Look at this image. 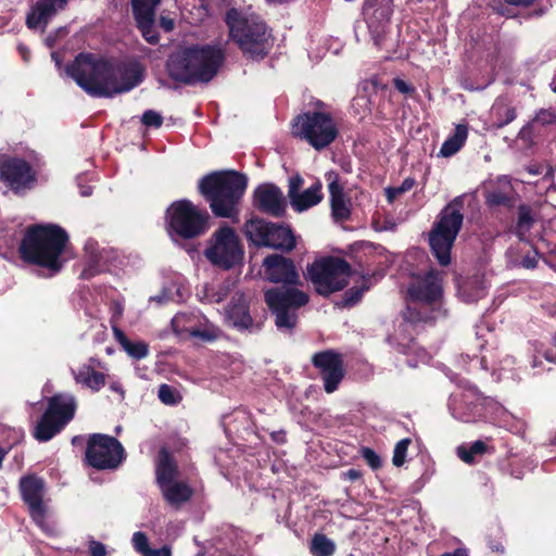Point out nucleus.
<instances>
[{"label": "nucleus", "instance_id": "obj_1", "mask_svg": "<svg viewBox=\"0 0 556 556\" xmlns=\"http://www.w3.org/2000/svg\"><path fill=\"white\" fill-rule=\"evenodd\" d=\"M65 73L91 97L112 98L132 90L143 80L139 64L117 65L93 53L80 52Z\"/></svg>", "mask_w": 556, "mask_h": 556}, {"label": "nucleus", "instance_id": "obj_2", "mask_svg": "<svg viewBox=\"0 0 556 556\" xmlns=\"http://www.w3.org/2000/svg\"><path fill=\"white\" fill-rule=\"evenodd\" d=\"M225 60V50L219 45L193 43L170 53L165 68L172 80L193 86L213 80Z\"/></svg>", "mask_w": 556, "mask_h": 556}, {"label": "nucleus", "instance_id": "obj_3", "mask_svg": "<svg viewBox=\"0 0 556 556\" xmlns=\"http://www.w3.org/2000/svg\"><path fill=\"white\" fill-rule=\"evenodd\" d=\"M67 242L68 235L62 227L35 224L26 228L18 254L25 263L46 268L50 275H55L64 266L62 254Z\"/></svg>", "mask_w": 556, "mask_h": 556}, {"label": "nucleus", "instance_id": "obj_4", "mask_svg": "<svg viewBox=\"0 0 556 556\" xmlns=\"http://www.w3.org/2000/svg\"><path fill=\"white\" fill-rule=\"evenodd\" d=\"M247 187V176L235 169L208 173L198 182L199 193L208 203L213 215L233 223L239 222Z\"/></svg>", "mask_w": 556, "mask_h": 556}, {"label": "nucleus", "instance_id": "obj_5", "mask_svg": "<svg viewBox=\"0 0 556 556\" xmlns=\"http://www.w3.org/2000/svg\"><path fill=\"white\" fill-rule=\"evenodd\" d=\"M225 22L229 28V37L245 58L263 60L267 56L271 49V34L264 21L242 16L238 10L230 9L226 13Z\"/></svg>", "mask_w": 556, "mask_h": 556}, {"label": "nucleus", "instance_id": "obj_6", "mask_svg": "<svg viewBox=\"0 0 556 556\" xmlns=\"http://www.w3.org/2000/svg\"><path fill=\"white\" fill-rule=\"evenodd\" d=\"M465 195L451 200L438 214L429 235V245L441 266L451 264V251L464 224Z\"/></svg>", "mask_w": 556, "mask_h": 556}, {"label": "nucleus", "instance_id": "obj_7", "mask_svg": "<svg viewBox=\"0 0 556 556\" xmlns=\"http://www.w3.org/2000/svg\"><path fill=\"white\" fill-rule=\"evenodd\" d=\"M165 227L174 238L191 240L202 237L210 229L211 216L188 199L174 201L165 211Z\"/></svg>", "mask_w": 556, "mask_h": 556}, {"label": "nucleus", "instance_id": "obj_8", "mask_svg": "<svg viewBox=\"0 0 556 556\" xmlns=\"http://www.w3.org/2000/svg\"><path fill=\"white\" fill-rule=\"evenodd\" d=\"M244 235L256 248H266L276 253H291L298 245V236L290 224L270 222L258 216L247 220Z\"/></svg>", "mask_w": 556, "mask_h": 556}, {"label": "nucleus", "instance_id": "obj_9", "mask_svg": "<svg viewBox=\"0 0 556 556\" xmlns=\"http://www.w3.org/2000/svg\"><path fill=\"white\" fill-rule=\"evenodd\" d=\"M292 135L321 151L337 139L339 129L330 113L307 111L293 118Z\"/></svg>", "mask_w": 556, "mask_h": 556}, {"label": "nucleus", "instance_id": "obj_10", "mask_svg": "<svg viewBox=\"0 0 556 556\" xmlns=\"http://www.w3.org/2000/svg\"><path fill=\"white\" fill-rule=\"evenodd\" d=\"M351 274L350 263L336 256L317 258L306 268V278L314 285L316 292L324 296L344 289Z\"/></svg>", "mask_w": 556, "mask_h": 556}, {"label": "nucleus", "instance_id": "obj_11", "mask_svg": "<svg viewBox=\"0 0 556 556\" xmlns=\"http://www.w3.org/2000/svg\"><path fill=\"white\" fill-rule=\"evenodd\" d=\"M76 401L72 395L58 393L48 399L47 408L33 429V437L39 442L50 441L74 418Z\"/></svg>", "mask_w": 556, "mask_h": 556}, {"label": "nucleus", "instance_id": "obj_12", "mask_svg": "<svg viewBox=\"0 0 556 556\" xmlns=\"http://www.w3.org/2000/svg\"><path fill=\"white\" fill-rule=\"evenodd\" d=\"M204 254L214 266L225 270L239 265L243 260V249L236 230L228 225L216 229Z\"/></svg>", "mask_w": 556, "mask_h": 556}, {"label": "nucleus", "instance_id": "obj_13", "mask_svg": "<svg viewBox=\"0 0 556 556\" xmlns=\"http://www.w3.org/2000/svg\"><path fill=\"white\" fill-rule=\"evenodd\" d=\"M125 457V450L116 438L102 433L89 435L85 460L90 467L98 470L116 469Z\"/></svg>", "mask_w": 556, "mask_h": 556}, {"label": "nucleus", "instance_id": "obj_14", "mask_svg": "<svg viewBox=\"0 0 556 556\" xmlns=\"http://www.w3.org/2000/svg\"><path fill=\"white\" fill-rule=\"evenodd\" d=\"M36 181V172L26 160L9 155L0 156V182L15 194H22L31 189Z\"/></svg>", "mask_w": 556, "mask_h": 556}, {"label": "nucleus", "instance_id": "obj_15", "mask_svg": "<svg viewBox=\"0 0 556 556\" xmlns=\"http://www.w3.org/2000/svg\"><path fill=\"white\" fill-rule=\"evenodd\" d=\"M311 362L324 382L325 392L337 391L345 377L343 355L329 349L314 353Z\"/></svg>", "mask_w": 556, "mask_h": 556}, {"label": "nucleus", "instance_id": "obj_16", "mask_svg": "<svg viewBox=\"0 0 556 556\" xmlns=\"http://www.w3.org/2000/svg\"><path fill=\"white\" fill-rule=\"evenodd\" d=\"M287 253H273L264 257L261 273L264 280L281 286H303L294 261Z\"/></svg>", "mask_w": 556, "mask_h": 556}, {"label": "nucleus", "instance_id": "obj_17", "mask_svg": "<svg viewBox=\"0 0 556 556\" xmlns=\"http://www.w3.org/2000/svg\"><path fill=\"white\" fill-rule=\"evenodd\" d=\"M22 500L28 507L33 521L42 526L47 518L48 508L43 502L46 491L45 480L36 475H28L20 480Z\"/></svg>", "mask_w": 556, "mask_h": 556}, {"label": "nucleus", "instance_id": "obj_18", "mask_svg": "<svg viewBox=\"0 0 556 556\" xmlns=\"http://www.w3.org/2000/svg\"><path fill=\"white\" fill-rule=\"evenodd\" d=\"M298 287L280 286L266 290L264 292V301L268 309L296 311L305 306L309 301V296Z\"/></svg>", "mask_w": 556, "mask_h": 556}, {"label": "nucleus", "instance_id": "obj_19", "mask_svg": "<svg viewBox=\"0 0 556 556\" xmlns=\"http://www.w3.org/2000/svg\"><path fill=\"white\" fill-rule=\"evenodd\" d=\"M253 206L276 218L285 216L287 207L282 191L274 184H262L255 188Z\"/></svg>", "mask_w": 556, "mask_h": 556}, {"label": "nucleus", "instance_id": "obj_20", "mask_svg": "<svg viewBox=\"0 0 556 556\" xmlns=\"http://www.w3.org/2000/svg\"><path fill=\"white\" fill-rule=\"evenodd\" d=\"M442 293L441 279L434 270L412 283L407 290L408 301L431 306L441 300Z\"/></svg>", "mask_w": 556, "mask_h": 556}, {"label": "nucleus", "instance_id": "obj_21", "mask_svg": "<svg viewBox=\"0 0 556 556\" xmlns=\"http://www.w3.org/2000/svg\"><path fill=\"white\" fill-rule=\"evenodd\" d=\"M303 184L304 179L300 175L292 176L289 179L288 197L291 206L296 212H303L317 205L324 198L320 181L314 182L309 188L301 192Z\"/></svg>", "mask_w": 556, "mask_h": 556}, {"label": "nucleus", "instance_id": "obj_22", "mask_svg": "<svg viewBox=\"0 0 556 556\" xmlns=\"http://www.w3.org/2000/svg\"><path fill=\"white\" fill-rule=\"evenodd\" d=\"M518 199V193L515 191L510 179L506 176L497 178L484 191V203L491 210L496 207L511 210L516 206Z\"/></svg>", "mask_w": 556, "mask_h": 556}, {"label": "nucleus", "instance_id": "obj_23", "mask_svg": "<svg viewBox=\"0 0 556 556\" xmlns=\"http://www.w3.org/2000/svg\"><path fill=\"white\" fill-rule=\"evenodd\" d=\"M225 315L228 324L240 331L250 330L254 326L250 314V301L243 292H235L225 308Z\"/></svg>", "mask_w": 556, "mask_h": 556}, {"label": "nucleus", "instance_id": "obj_24", "mask_svg": "<svg viewBox=\"0 0 556 556\" xmlns=\"http://www.w3.org/2000/svg\"><path fill=\"white\" fill-rule=\"evenodd\" d=\"M394 0H364L362 14L367 25L378 28L388 24L394 12Z\"/></svg>", "mask_w": 556, "mask_h": 556}, {"label": "nucleus", "instance_id": "obj_25", "mask_svg": "<svg viewBox=\"0 0 556 556\" xmlns=\"http://www.w3.org/2000/svg\"><path fill=\"white\" fill-rule=\"evenodd\" d=\"M331 215L336 222L351 218V201L345 198L343 186L336 179L328 185Z\"/></svg>", "mask_w": 556, "mask_h": 556}, {"label": "nucleus", "instance_id": "obj_26", "mask_svg": "<svg viewBox=\"0 0 556 556\" xmlns=\"http://www.w3.org/2000/svg\"><path fill=\"white\" fill-rule=\"evenodd\" d=\"M556 125V113L549 109H541L535 116L521 127L518 137L523 141L533 142L542 131V127Z\"/></svg>", "mask_w": 556, "mask_h": 556}, {"label": "nucleus", "instance_id": "obj_27", "mask_svg": "<svg viewBox=\"0 0 556 556\" xmlns=\"http://www.w3.org/2000/svg\"><path fill=\"white\" fill-rule=\"evenodd\" d=\"M156 483L159 486L176 481L178 476L177 462L166 447L159 451L155 466Z\"/></svg>", "mask_w": 556, "mask_h": 556}, {"label": "nucleus", "instance_id": "obj_28", "mask_svg": "<svg viewBox=\"0 0 556 556\" xmlns=\"http://www.w3.org/2000/svg\"><path fill=\"white\" fill-rule=\"evenodd\" d=\"M162 495L172 507L179 508L193 496V489L186 482L173 481L160 486Z\"/></svg>", "mask_w": 556, "mask_h": 556}, {"label": "nucleus", "instance_id": "obj_29", "mask_svg": "<svg viewBox=\"0 0 556 556\" xmlns=\"http://www.w3.org/2000/svg\"><path fill=\"white\" fill-rule=\"evenodd\" d=\"M73 374L76 383L90 389L92 392L100 391L106 382L105 374L96 370L90 364L81 365Z\"/></svg>", "mask_w": 556, "mask_h": 556}, {"label": "nucleus", "instance_id": "obj_30", "mask_svg": "<svg viewBox=\"0 0 556 556\" xmlns=\"http://www.w3.org/2000/svg\"><path fill=\"white\" fill-rule=\"evenodd\" d=\"M403 320L406 324L418 325L432 323L434 320L433 308L428 304H419L415 302H408L405 311L402 313Z\"/></svg>", "mask_w": 556, "mask_h": 556}, {"label": "nucleus", "instance_id": "obj_31", "mask_svg": "<svg viewBox=\"0 0 556 556\" xmlns=\"http://www.w3.org/2000/svg\"><path fill=\"white\" fill-rule=\"evenodd\" d=\"M467 137L468 127L464 124H458L455 127L454 134L442 143L439 155L450 157L456 154L464 147Z\"/></svg>", "mask_w": 556, "mask_h": 556}, {"label": "nucleus", "instance_id": "obj_32", "mask_svg": "<svg viewBox=\"0 0 556 556\" xmlns=\"http://www.w3.org/2000/svg\"><path fill=\"white\" fill-rule=\"evenodd\" d=\"M535 224L533 212L530 205L520 204L517 211V220L514 226V233L520 241L527 240V235Z\"/></svg>", "mask_w": 556, "mask_h": 556}, {"label": "nucleus", "instance_id": "obj_33", "mask_svg": "<svg viewBox=\"0 0 556 556\" xmlns=\"http://www.w3.org/2000/svg\"><path fill=\"white\" fill-rule=\"evenodd\" d=\"M134 17L144 40L151 45H156L160 40V35L154 26L155 13H134Z\"/></svg>", "mask_w": 556, "mask_h": 556}, {"label": "nucleus", "instance_id": "obj_34", "mask_svg": "<svg viewBox=\"0 0 556 556\" xmlns=\"http://www.w3.org/2000/svg\"><path fill=\"white\" fill-rule=\"evenodd\" d=\"M491 115L493 118L492 127L501 129L516 119L517 111L515 106L508 103L496 102L492 108Z\"/></svg>", "mask_w": 556, "mask_h": 556}, {"label": "nucleus", "instance_id": "obj_35", "mask_svg": "<svg viewBox=\"0 0 556 556\" xmlns=\"http://www.w3.org/2000/svg\"><path fill=\"white\" fill-rule=\"evenodd\" d=\"M275 316V326L280 331L292 332L298 325V314L290 309H269Z\"/></svg>", "mask_w": 556, "mask_h": 556}, {"label": "nucleus", "instance_id": "obj_36", "mask_svg": "<svg viewBox=\"0 0 556 556\" xmlns=\"http://www.w3.org/2000/svg\"><path fill=\"white\" fill-rule=\"evenodd\" d=\"M313 556H332L336 552V544L323 533H316L311 542Z\"/></svg>", "mask_w": 556, "mask_h": 556}, {"label": "nucleus", "instance_id": "obj_37", "mask_svg": "<svg viewBox=\"0 0 556 556\" xmlns=\"http://www.w3.org/2000/svg\"><path fill=\"white\" fill-rule=\"evenodd\" d=\"M370 288V278L369 277H363V281L361 286H355L350 289H348L344 292L343 295V304L346 307H352L356 303H358L365 291L369 290Z\"/></svg>", "mask_w": 556, "mask_h": 556}, {"label": "nucleus", "instance_id": "obj_38", "mask_svg": "<svg viewBox=\"0 0 556 556\" xmlns=\"http://www.w3.org/2000/svg\"><path fill=\"white\" fill-rule=\"evenodd\" d=\"M157 396L165 405H177L181 401L179 392L167 383H162L159 387Z\"/></svg>", "mask_w": 556, "mask_h": 556}, {"label": "nucleus", "instance_id": "obj_39", "mask_svg": "<svg viewBox=\"0 0 556 556\" xmlns=\"http://www.w3.org/2000/svg\"><path fill=\"white\" fill-rule=\"evenodd\" d=\"M123 350L137 361L146 358L149 354V345L143 341L132 342L128 340Z\"/></svg>", "mask_w": 556, "mask_h": 556}, {"label": "nucleus", "instance_id": "obj_40", "mask_svg": "<svg viewBox=\"0 0 556 556\" xmlns=\"http://www.w3.org/2000/svg\"><path fill=\"white\" fill-rule=\"evenodd\" d=\"M412 440L409 438H404L400 440L393 450L392 464L395 467H401L406 460L407 450Z\"/></svg>", "mask_w": 556, "mask_h": 556}, {"label": "nucleus", "instance_id": "obj_41", "mask_svg": "<svg viewBox=\"0 0 556 556\" xmlns=\"http://www.w3.org/2000/svg\"><path fill=\"white\" fill-rule=\"evenodd\" d=\"M162 0H131L132 13H155Z\"/></svg>", "mask_w": 556, "mask_h": 556}, {"label": "nucleus", "instance_id": "obj_42", "mask_svg": "<svg viewBox=\"0 0 556 556\" xmlns=\"http://www.w3.org/2000/svg\"><path fill=\"white\" fill-rule=\"evenodd\" d=\"M131 541L134 548L144 556L152 551L149 545L148 536L141 531L135 532Z\"/></svg>", "mask_w": 556, "mask_h": 556}, {"label": "nucleus", "instance_id": "obj_43", "mask_svg": "<svg viewBox=\"0 0 556 556\" xmlns=\"http://www.w3.org/2000/svg\"><path fill=\"white\" fill-rule=\"evenodd\" d=\"M362 457L365 459L367 465L372 469H380L382 466L381 457L370 447L362 448Z\"/></svg>", "mask_w": 556, "mask_h": 556}, {"label": "nucleus", "instance_id": "obj_44", "mask_svg": "<svg viewBox=\"0 0 556 556\" xmlns=\"http://www.w3.org/2000/svg\"><path fill=\"white\" fill-rule=\"evenodd\" d=\"M141 122L147 127L160 128L163 124V116L153 110H147L141 117Z\"/></svg>", "mask_w": 556, "mask_h": 556}, {"label": "nucleus", "instance_id": "obj_45", "mask_svg": "<svg viewBox=\"0 0 556 556\" xmlns=\"http://www.w3.org/2000/svg\"><path fill=\"white\" fill-rule=\"evenodd\" d=\"M39 18H48L56 12L55 0H40L37 3Z\"/></svg>", "mask_w": 556, "mask_h": 556}, {"label": "nucleus", "instance_id": "obj_46", "mask_svg": "<svg viewBox=\"0 0 556 556\" xmlns=\"http://www.w3.org/2000/svg\"><path fill=\"white\" fill-rule=\"evenodd\" d=\"M393 86L399 92L409 98H414L417 94L416 88L400 77H395L393 79Z\"/></svg>", "mask_w": 556, "mask_h": 556}, {"label": "nucleus", "instance_id": "obj_47", "mask_svg": "<svg viewBox=\"0 0 556 556\" xmlns=\"http://www.w3.org/2000/svg\"><path fill=\"white\" fill-rule=\"evenodd\" d=\"M540 253L536 249H533L532 252L527 253L522 256L520 264L523 268L533 269L538 266Z\"/></svg>", "mask_w": 556, "mask_h": 556}, {"label": "nucleus", "instance_id": "obj_48", "mask_svg": "<svg viewBox=\"0 0 556 556\" xmlns=\"http://www.w3.org/2000/svg\"><path fill=\"white\" fill-rule=\"evenodd\" d=\"M90 556H105L106 549L104 544L98 541H91L89 544Z\"/></svg>", "mask_w": 556, "mask_h": 556}, {"label": "nucleus", "instance_id": "obj_49", "mask_svg": "<svg viewBox=\"0 0 556 556\" xmlns=\"http://www.w3.org/2000/svg\"><path fill=\"white\" fill-rule=\"evenodd\" d=\"M384 192L389 204H392L396 198L403 194L400 187H388L384 189Z\"/></svg>", "mask_w": 556, "mask_h": 556}, {"label": "nucleus", "instance_id": "obj_50", "mask_svg": "<svg viewBox=\"0 0 556 556\" xmlns=\"http://www.w3.org/2000/svg\"><path fill=\"white\" fill-rule=\"evenodd\" d=\"M459 458L466 464H472L475 462V454L471 453L470 448L459 447L458 448Z\"/></svg>", "mask_w": 556, "mask_h": 556}, {"label": "nucleus", "instance_id": "obj_51", "mask_svg": "<svg viewBox=\"0 0 556 556\" xmlns=\"http://www.w3.org/2000/svg\"><path fill=\"white\" fill-rule=\"evenodd\" d=\"M469 448L471 450V453H473L475 455H480L484 454L488 451V445L483 441L477 440L470 445Z\"/></svg>", "mask_w": 556, "mask_h": 556}, {"label": "nucleus", "instance_id": "obj_52", "mask_svg": "<svg viewBox=\"0 0 556 556\" xmlns=\"http://www.w3.org/2000/svg\"><path fill=\"white\" fill-rule=\"evenodd\" d=\"M112 330H113V333H114V337L116 339V341L121 344V346L123 348L127 341L129 340L127 338V336L125 334V332L117 326H112Z\"/></svg>", "mask_w": 556, "mask_h": 556}, {"label": "nucleus", "instance_id": "obj_53", "mask_svg": "<svg viewBox=\"0 0 556 556\" xmlns=\"http://www.w3.org/2000/svg\"><path fill=\"white\" fill-rule=\"evenodd\" d=\"M415 185H416V180H415V178H413V177H407V178H405V179L402 181L401 186H399V187H400V189L402 190V192H403V193H405V192H407V191L412 190V189L414 188V186H415Z\"/></svg>", "mask_w": 556, "mask_h": 556}, {"label": "nucleus", "instance_id": "obj_54", "mask_svg": "<svg viewBox=\"0 0 556 556\" xmlns=\"http://www.w3.org/2000/svg\"><path fill=\"white\" fill-rule=\"evenodd\" d=\"M345 479L350 481H355L362 478V472L357 469L351 468L348 471L343 472Z\"/></svg>", "mask_w": 556, "mask_h": 556}, {"label": "nucleus", "instance_id": "obj_55", "mask_svg": "<svg viewBox=\"0 0 556 556\" xmlns=\"http://www.w3.org/2000/svg\"><path fill=\"white\" fill-rule=\"evenodd\" d=\"M505 3L516 7H529L535 0H503Z\"/></svg>", "mask_w": 556, "mask_h": 556}, {"label": "nucleus", "instance_id": "obj_56", "mask_svg": "<svg viewBox=\"0 0 556 556\" xmlns=\"http://www.w3.org/2000/svg\"><path fill=\"white\" fill-rule=\"evenodd\" d=\"M488 545L493 552H503L504 547L501 542L491 540V536H488Z\"/></svg>", "mask_w": 556, "mask_h": 556}, {"label": "nucleus", "instance_id": "obj_57", "mask_svg": "<svg viewBox=\"0 0 556 556\" xmlns=\"http://www.w3.org/2000/svg\"><path fill=\"white\" fill-rule=\"evenodd\" d=\"M169 555H170L169 549L166 547H162L160 549H152L146 556H169Z\"/></svg>", "mask_w": 556, "mask_h": 556}, {"label": "nucleus", "instance_id": "obj_58", "mask_svg": "<svg viewBox=\"0 0 556 556\" xmlns=\"http://www.w3.org/2000/svg\"><path fill=\"white\" fill-rule=\"evenodd\" d=\"M162 25L165 28V30H172L174 27V23L172 20L162 18Z\"/></svg>", "mask_w": 556, "mask_h": 556}, {"label": "nucleus", "instance_id": "obj_59", "mask_svg": "<svg viewBox=\"0 0 556 556\" xmlns=\"http://www.w3.org/2000/svg\"><path fill=\"white\" fill-rule=\"evenodd\" d=\"M478 283H479V285H481V283H482V281L476 277V278H472V279H470V280L466 281V282L464 283L463 288L465 289V288H467L468 286H471V285H478Z\"/></svg>", "mask_w": 556, "mask_h": 556}, {"label": "nucleus", "instance_id": "obj_60", "mask_svg": "<svg viewBox=\"0 0 556 556\" xmlns=\"http://www.w3.org/2000/svg\"><path fill=\"white\" fill-rule=\"evenodd\" d=\"M51 58L54 60L55 65L60 68L62 65V60L59 56L58 52H52Z\"/></svg>", "mask_w": 556, "mask_h": 556}, {"label": "nucleus", "instance_id": "obj_61", "mask_svg": "<svg viewBox=\"0 0 556 556\" xmlns=\"http://www.w3.org/2000/svg\"><path fill=\"white\" fill-rule=\"evenodd\" d=\"M66 3H67V0H55L56 10L58 9H64Z\"/></svg>", "mask_w": 556, "mask_h": 556}, {"label": "nucleus", "instance_id": "obj_62", "mask_svg": "<svg viewBox=\"0 0 556 556\" xmlns=\"http://www.w3.org/2000/svg\"><path fill=\"white\" fill-rule=\"evenodd\" d=\"M92 276H93V274L91 273L90 269H84L83 273H81V277L85 278V279H89Z\"/></svg>", "mask_w": 556, "mask_h": 556}, {"label": "nucleus", "instance_id": "obj_63", "mask_svg": "<svg viewBox=\"0 0 556 556\" xmlns=\"http://www.w3.org/2000/svg\"><path fill=\"white\" fill-rule=\"evenodd\" d=\"M481 294H482V288H479V289L476 291V293L471 296V299H470V300H471V301H473V300H476V299L480 298V296H481Z\"/></svg>", "mask_w": 556, "mask_h": 556}, {"label": "nucleus", "instance_id": "obj_64", "mask_svg": "<svg viewBox=\"0 0 556 556\" xmlns=\"http://www.w3.org/2000/svg\"><path fill=\"white\" fill-rule=\"evenodd\" d=\"M81 441H83V438H81V437H78V435H77V437H74V438L72 439V443H73V445H78Z\"/></svg>", "mask_w": 556, "mask_h": 556}]
</instances>
